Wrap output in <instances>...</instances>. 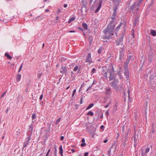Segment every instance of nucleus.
Returning a JSON list of instances; mask_svg holds the SVG:
<instances>
[{"label": "nucleus", "instance_id": "obj_62", "mask_svg": "<svg viewBox=\"0 0 156 156\" xmlns=\"http://www.w3.org/2000/svg\"><path fill=\"white\" fill-rule=\"evenodd\" d=\"M129 62H130V61L128 60L127 59L125 63H127V64H129Z\"/></svg>", "mask_w": 156, "mask_h": 156}, {"label": "nucleus", "instance_id": "obj_41", "mask_svg": "<svg viewBox=\"0 0 156 156\" xmlns=\"http://www.w3.org/2000/svg\"><path fill=\"white\" fill-rule=\"evenodd\" d=\"M123 45V46L121 47V48H120V49L121 50V51H124V45L123 44H121V46H122Z\"/></svg>", "mask_w": 156, "mask_h": 156}, {"label": "nucleus", "instance_id": "obj_8", "mask_svg": "<svg viewBox=\"0 0 156 156\" xmlns=\"http://www.w3.org/2000/svg\"><path fill=\"white\" fill-rule=\"evenodd\" d=\"M124 37L123 34H122L121 35V37L118 40H117L116 41V45L118 46L119 45L121 44V43L123 41V39Z\"/></svg>", "mask_w": 156, "mask_h": 156}, {"label": "nucleus", "instance_id": "obj_1", "mask_svg": "<svg viewBox=\"0 0 156 156\" xmlns=\"http://www.w3.org/2000/svg\"><path fill=\"white\" fill-rule=\"evenodd\" d=\"M102 72V74L104 76L106 79H107L108 78L107 75L108 73H110L109 78L110 80H113L116 78V74H115V71L113 65L112 64L109 65L108 68L106 66H103Z\"/></svg>", "mask_w": 156, "mask_h": 156}, {"label": "nucleus", "instance_id": "obj_64", "mask_svg": "<svg viewBox=\"0 0 156 156\" xmlns=\"http://www.w3.org/2000/svg\"><path fill=\"white\" fill-rule=\"evenodd\" d=\"M88 154V152H86L84 154V156H87Z\"/></svg>", "mask_w": 156, "mask_h": 156}, {"label": "nucleus", "instance_id": "obj_61", "mask_svg": "<svg viewBox=\"0 0 156 156\" xmlns=\"http://www.w3.org/2000/svg\"><path fill=\"white\" fill-rule=\"evenodd\" d=\"M51 124V122L48 123V127L49 128L50 127Z\"/></svg>", "mask_w": 156, "mask_h": 156}, {"label": "nucleus", "instance_id": "obj_53", "mask_svg": "<svg viewBox=\"0 0 156 156\" xmlns=\"http://www.w3.org/2000/svg\"><path fill=\"white\" fill-rule=\"evenodd\" d=\"M43 94H42L41 95H40V98H39V99L40 100H41L42 99V98H43Z\"/></svg>", "mask_w": 156, "mask_h": 156}, {"label": "nucleus", "instance_id": "obj_15", "mask_svg": "<svg viewBox=\"0 0 156 156\" xmlns=\"http://www.w3.org/2000/svg\"><path fill=\"white\" fill-rule=\"evenodd\" d=\"M111 86L116 92H119V89L117 84L111 85Z\"/></svg>", "mask_w": 156, "mask_h": 156}, {"label": "nucleus", "instance_id": "obj_5", "mask_svg": "<svg viewBox=\"0 0 156 156\" xmlns=\"http://www.w3.org/2000/svg\"><path fill=\"white\" fill-rule=\"evenodd\" d=\"M118 6L116 5L114 7L113 12L112 15L111 17L109 18V19H115L116 16L117 15V11L118 9Z\"/></svg>", "mask_w": 156, "mask_h": 156}, {"label": "nucleus", "instance_id": "obj_17", "mask_svg": "<svg viewBox=\"0 0 156 156\" xmlns=\"http://www.w3.org/2000/svg\"><path fill=\"white\" fill-rule=\"evenodd\" d=\"M81 66L80 65H79L78 66H76L73 69V71L74 72H76L78 70V72L79 73V71L80 70V68Z\"/></svg>", "mask_w": 156, "mask_h": 156}, {"label": "nucleus", "instance_id": "obj_45", "mask_svg": "<svg viewBox=\"0 0 156 156\" xmlns=\"http://www.w3.org/2000/svg\"><path fill=\"white\" fill-rule=\"evenodd\" d=\"M131 33L132 34V36L133 38L134 37V29H133L131 30Z\"/></svg>", "mask_w": 156, "mask_h": 156}, {"label": "nucleus", "instance_id": "obj_2", "mask_svg": "<svg viewBox=\"0 0 156 156\" xmlns=\"http://www.w3.org/2000/svg\"><path fill=\"white\" fill-rule=\"evenodd\" d=\"M114 29L110 25L108 26L107 28L104 31V34L103 36L104 39L109 40L113 38L114 35Z\"/></svg>", "mask_w": 156, "mask_h": 156}, {"label": "nucleus", "instance_id": "obj_63", "mask_svg": "<svg viewBox=\"0 0 156 156\" xmlns=\"http://www.w3.org/2000/svg\"><path fill=\"white\" fill-rule=\"evenodd\" d=\"M129 62H130V61L128 60L127 59L125 63H127V64H129Z\"/></svg>", "mask_w": 156, "mask_h": 156}, {"label": "nucleus", "instance_id": "obj_22", "mask_svg": "<svg viewBox=\"0 0 156 156\" xmlns=\"http://www.w3.org/2000/svg\"><path fill=\"white\" fill-rule=\"evenodd\" d=\"M151 34L153 36H156V31L153 30H151Z\"/></svg>", "mask_w": 156, "mask_h": 156}, {"label": "nucleus", "instance_id": "obj_39", "mask_svg": "<svg viewBox=\"0 0 156 156\" xmlns=\"http://www.w3.org/2000/svg\"><path fill=\"white\" fill-rule=\"evenodd\" d=\"M42 74V73H41L40 72H38V73H37V78L38 79H39L40 78Z\"/></svg>", "mask_w": 156, "mask_h": 156}, {"label": "nucleus", "instance_id": "obj_7", "mask_svg": "<svg viewBox=\"0 0 156 156\" xmlns=\"http://www.w3.org/2000/svg\"><path fill=\"white\" fill-rule=\"evenodd\" d=\"M28 136H29L27 137L24 143L23 146V149L24 148L26 147L27 146V145L29 144V141L31 139L30 136L29 135H28Z\"/></svg>", "mask_w": 156, "mask_h": 156}, {"label": "nucleus", "instance_id": "obj_36", "mask_svg": "<svg viewBox=\"0 0 156 156\" xmlns=\"http://www.w3.org/2000/svg\"><path fill=\"white\" fill-rule=\"evenodd\" d=\"M85 97L84 96H83V95H82L80 97V104H82L83 103V99Z\"/></svg>", "mask_w": 156, "mask_h": 156}, {"label": "nucleus", "instance_id": "obj_14", "mask_svg": "<svg viewBox=\"0 0 156 156\" xmlns=\"http://www.w3.org/2000/svg\"><path fill=\"white\" fill-rule=\"evenodd\" d=\"M112 20L110 21V22L108 26H110L112 28L113 27V29H114L115 27V25L114 23L115 22V19H111Z\"/></svg>", "mask_w": 156, "mask_h": 156}, {"label": "nucleus", "instance_id": "obj_24", "mask_svg": "<svg viewBox=\"0 0 156 156\" xmlns=\"http://www.w3.org/2000/svg\"><path fill=\"white\" fill-rule=\"evenodd\" d=\"M136 4V3L135 2L133 5H131L129 8L132 11L134 10Z\"/></svg>", "mask_w": 156, "mask_h": 156}, {"label": "nucleus", "instance_id": "obj_46", "mask_svg": "<svg viewBox=\"0 0 156 156\" xmlns=\"http://www.w3.org/2000/svg\"><path fill=\"white\" fill-rule=\"evenodd\" d=\"M23 63H22L21 64V65L20 67V68L19 69V70H18V73H19L20 71L22 69V66H23Z\"/></svg>", "mask_w": 156, "mask_h": 156}, {"label": "nucleus", "instance_id": "obj_13", "mask_svg": "<svg viewBox=\"0 0 156 156\" xmlns=\"http://www.w3.org/2000/svg\"><path fill=\"white\" fill-rule=\"evenodd\" d=\"M115 146V149L116 147V146L115 145V143H113L112 144V145L111 147L110 148L108 151H107L108 155L109 156H111V149L112 148L114 147Z\"/></svg>", "mask_w": 156, "mask_h": 156}, {"label": "nucleus", "instance_id": "obj_49", "mask_svg": "<svg viewBox=\"0 0 156 156\" xmlns=\"http://www.w3.org/2000/svg\"><path fill=\"white\" fill-rule=\"evenodd\" d=\"M78 29H79V30L81 31H84L83 29L81 27H79L78 28Z\"/></svg>", "mask_w": 156, "mask_h": 156}, {"label": "nucleus", "instance_id": "obj_59", "mask_svg": "<svg viewBox=\"0 0 156 156\" xmlns=\"http://www.w3.org/2000/svg\"><path fill=\"white\" fill-rule=\"evenodd\" d=\"M61 11V9H58L57 13V14L59 13Z\"/></svg>", "mask_w": 156, "mask_h": 156}, {"label": "nucleus", "instance_id": "obj_35", "mask_svg": "<svg viewBox=\"0 0 156 156\" xmlns=\"http://www.w3.org/2000/svg\"><path fill=\"white\" fill-rule=\"evenodd\" d=\"M87 115H90L91 116H92L94 115V113L91 111H89L87 114Z\"/></svg>", "mask_w": 156, "mask_h": 156}, {"label": "nucleus", "instance_id": "obj_26", "mask_svg": "<svg viewBox=\"0 0 156 156\" xmlns=\"http://www.w3.org/2000/svg\"><path fill=\"white\" fill-rule=\"evenodd\" d=\"M122 23H120L119 25L116 27L115 29V31L116 32L118 31L119 30L120 28V27L122 26Z\"/></svg>", "mask_w": 156, "mask_h": 156}, {"label": "nucleus", "instance_id": "obj_56", "mask_svg": "<svg viewBox=\"0 0 156 156\" xmlns=\"http://www.w3.org/2000/svg\"><path fill=\"white\" fill-rule=\"evenodd\" d=\"M43 18V17L42 16H39V18H38L37 19H39L40 20H41Z\"/></svg>", "mask_w": 156, "mask_h": 156}, {"label": "nucleus", "instance_id": "obj_16", "mask_svg": "<svg viewBox=\"0 0 156 156\" xmlns=\"http://www.w3.org/2000/svg\"><path fill=\"white\" fill-rule=\"evenodd\" d=\"M124 74L125 76H126V78L127 80L129 79V70H125Z\"/></svg>", "mask_w": 156, "mask_h": 156}, {"label": "nucleus", "instance_id": "obj_54", "mask_svg": "<svg viewBox=\"0 0 156 156\" xmlns=\"http://www.w3.org/2000/svg\"><path fill=\"white\" fill-rule=\"evenodd\" d=\"M50 151V149H49L47 152V153L46 154V156H48L49 153Z\"/></svg>", "mask_w": 156, "mask_h": 156}, {"label": "nucleus", "instance_id": "obj_48", "mask_svg": "<svg viewBox=\"0 0 156 156\" xmlns=\"http://www.w3.org/2000/svg\"><path fill=\"white\" fill-rule=\"evenodd\" d=\"M58 18H59V16H57L56 17V19L55 20V22L56 23H58Z\"/></svg>", "mask_w": 156, "mask_h": 156}, {"label": "nucleus", "instance_id": "obj_38", "mask_svg": "<svg viewBox=\"0 0 156 156\" xmlns=\"http://www.w3.org/2000/svg\"><path fill=\"white\" fill-rule=\"evenodd\" d=\"M150 149L149 147H147V148L145 149V151H144V152L147 154V153L149 151Z\"/></svg>", "mask_w": 156, "mask_h": 156}, {"label": "nucleus", "instance_id": "obj_34", "mask_svg": "<svg viewBox=\"0 0 156 156\" xmlns=\"http://www.w3.org/2000/svg\"><path fill=\"white\" fill-rule=\"evenodd\" d=\"M112 103V101L111 100H109L108 101V103L107 104V105L104 106V108H107L109 106V105L111 104Z\"/></svg>", "mask_w": 156, "mask_h": 156}, {"label": "nucleus", "instance_id": "obj_33", "mask_svg": "<svg viewBox=\"0 0 156 156\" xmlns=\"http://www.w3.org/2000/svg\"><path fill=\"white\" fill-rule=\"evenodd\" d=\"M75 17H73L72 18H70L68 21V23H70L72 21L74 20H75Z\"/></svg>", "mask_w": 156, "mask_h": 156}, {"label": "nucleus", "instance_id": "obj_3", "mask_svg": "<svg viewBox=\"0 0 156 156\" xmlns=\"http://www.w3.org/2000/svg\"><path fill=\"white\" fill-rule=\"evenodd\" d=\"M150 84L153 87L156 86V76H151L150 77Z\"/></svg>", "mask_w": 156, "mask_h": 156}, {"label": "nucleus", "instance_id": "obj_52", "mask_svg": "<svg viewBox=\"0 0 156 156\" xmlns=\"http://www.w3.org/2000/svg\"><path fill=\"white\" fill-rule=\"evenodd\" d=\"M117 105H116L114 107V108H113L114 110H115V111H116L117 110Z\"/></svg>", "mask_w": 156, "mask_h": 156}, {"label": "nucleus", "instance_id": "obj_58", "mask_svg": "<svg viewBox=\"0 0 156 156\" xmlns=\"http://www.w3.org/2000/svg\"><path fill=\"white\" fill-rule=\"evenodd\" d=\"M83 87V84H82L81 85V87H80V89H79V92H80L81 91V90L82 89V87Z\"/></svg>", "mask_w": 156, "mask_h": 156}, {"label": "nucleus", "instance_id": "obj_51", "mask_svg": "<svg viewBox=\"0 0 156 156\" xmlns=\"http://www.w3.org/2000/svg\"><path fill=\"white\" fill-rule=\"evenodd\" d=\"M86 144L85 143H82L81 144V147H83Z\"/></svg>", "mask_w": 156, "mask_h": 156}, {"label": "nucleus", "instance_id": "obj_20", "mask_svg": "<svg viewBox=\"0 0 156 156\" xmlns=\"http://www.w3.org/2000/svg\"><path fill=\"white\" fill-rule=\"evenodd\" d=\"M21 75L20 74H18L16 75V79L17 82H19L20 80Z\"/></svg>", "mask_w": 156, "mask_h": 156}, {"label": "nucleus", "instance_id": "obj_32", "mask_svg": "<svg viewBox=\"0 0 156 156\" xmlns=\"http://www.w3.org/2000/svg\"><path fill=\"white\" fill-rule=\"evenodd\" d=\"M138 17H136L134 21L133 22V25L134 26H135L136 25L138 21Z\"/></svg>", "mask_w": 156, "mask_h": 156}, {"label": "nucleus", "instance_id": "obj_6", "mask_svg": "<svg viewBox=\"0 0 156 156\" xmlns=\"http://www.w3.org/2000/svg\"><path fill=\"white\" fill-rule=\"evenodd\" d=\"M60 70L62 73L66 74L67 72V68L66 66L62 65Z\"/></svg>", "mask_w": 156, "mask_h": 156}, {"label": "nucleus", "instance_id": "obj_9", "mask_svg": "<svg viewBox=\"0 0 156 156\" xmlns=\"http://www.w3.org/2000/svg\"><path fill=\"white\" fill-rule=\"evenodd\" d=\"M124 52L122 51H120L119 61H122L123 59L124 58Z\"/></svg>", "mask_w": 156, "mask_h": 156}, {"label": "nucleus", "instance_id": "obj_57", "mask_svg": "<svg viewBox=\"0 0 156 156\" xmlns=\"http://www.w3.org/2000/svg\"><path fill=\"white\" fill-rule=\"evenodd\" d=\"M64 139V136H61L60 137V140H62Z\"/></svg>", "mask_w": 156, "mask_h": 156}, {"label": "nucleus", "instance_id": "obj_28", "mask_svg": "<svg viewBox=\"0 0 156 156\" xmlns=\"http://www.w3.org/2000/svg\"><path fill=\"white\" fill-rule=\"evenodd\" d=\"M5 55L8 59H11L12 58V57L7 53H5Z\"/></svg>", "mask_w": 156, "mask_h": 156}, {"label": "nucleus", "instance_id": "obj_12", "mask_svg": "<svg viewBox=\"0 0 156 156\" xmlns=\"http://www.w3.org/2000/svg\"><path fill=\"white\" fill-rule=\"evenodd\" d=\"M105 93L106 95H109L112 93V90L110 88L106 87L105 90Z\"/></svg>", "mask_w": 156, "mask_h": 156}, {"label": "nucleus", "instance_id": "obj_27", "mask_svg": "<svg viewBox=\"0 0 156 156\" xmlns=\"http://www.w3.org/2000/svg\"><path fill=\"white\" fill-rule=\"evenodd\" d=\"M143 0H138L137 2H139V3L136 5V8H137V10H138V7L140 4L143 1Z\"/></svg>", "mask_w": 156, "mask_h": 156}, {"label": "nucleus", "instance_id": "obj_50", "mask_svg": "<svg viewBox=\"0 0 156 156\" xmlns=\"http://www.w3.org/2000/svg\"><path fill=\"white\" fill-rule=\"evenodd\" d=\"M109 110H108L105 112V114L107 116H108V115L109 114Z\"/></svg>", "mask_w": 156, "mask_h": 156}, {"label": "nucleus", "instance_id": "obj_4", "mask_svg": "<svg viewBox=\"0 0 156 156\" xmlns=\"http://www.w3.org/2000/svg\"><path fill=\"white\" fill-rule=\"evenodd\" d=\"M85 62H87L90 64L93 62L91 57V54L90 53H88L87 55Z\"/></svg>", "mask_w": 156, "mask_h": 156}, {"label": "nucleus", "instance_id": "obj_25", "mask_svg": "<svg viewBox=\"0 0 156 156\" xmlns=\"http://www.w3.org/2000/svg\"><path fill=\"white\" fill-rule=\"evenodd\" d=\"M82 27L85 30H87V24L85 23H83L82 24Z\"/></svg>", "mask_w": 156, "mask_h": 156}, {"label": "nucleus", "instance_id": "obj_19", "mask_svg": "<svg viewBox=\"0 0 156 156\" xmlns=\"http://www.w3.org/2000/svg\"><path fill=\"white\" fill-rule=\"evenodd\" d=\"M114 81L111 82V85H117L118 83V80L116 78L113 79Z\"/></svg>", "mask_w": 156, "mask_h": 156}, {"label": "nucleus", "instance_id": "obj_23", "mask_svg": "<svg viewBox=\"0 0 156 156\" xmlns=\"http://www.w3.org/2000/svg\"><path fill=\"white\" fill-rule=\"evenodd\" d=\"M128 66V64L124 63L123 65V68L124 70H129Z\"/></svg>", "mask_w": 156, "mask_h": 156}, {"label": "nucleus", "instance_id": "obj_43", "mask_svg": "<svg viewBox=\"0 0 156 156\" xmlns=\"http://www.w3.org/2000/svg\"><path fill=\"white\" fill-rule=\"evenodd\" d=\"M61 118H58L57 120L55 122V124H58L59 122L60 121V120L61 119Z\"/></svg>", "mask_w": 156, "mask_h": 156}, {"label": "nucleus", "instance_id": "obj_60", "mask_svg": "<svg viewBox=\"0 0 156 156\" xmlns=\"http://www.w3.org/2000/svg\"><path fill=\"white\" fill-rule=\"evenodd\" d=\"M86 5H83L82 6L83 8H85V9H86V11L87 10V8L86 7Z\"/></svg>", "mask_w": 156, "mask_h": 156}, {"label": "nucleus", "instance_id": "obj_31", "mask_svg": "<svg viewBox=\"0 0 156 156\" xmlns=\"http://www.w3.org/2000/svg\"><path fill=\"white\" fill-rule=\"evenodd\" d=\"M29 126V129L30 130V131H31V132H32V131L33 130V124H30V125Z\"/></svg>", "mask_w": 156, "mask_h": 156}, {"label": "nucleus", "instance_id": "obj_44", "mask_svg": "<svg viewBox=\"0 0 156 156\" xmlns=\"http://www.w3.org/2000/svg\"><path fill=\"white\" fill-rule=\"evenodd\" d=\"M132 58V56L131 55H128L127 57V59L128 60L130 61L131 59Z\"/></svg>", "mask_w": 156, "mask_h": 156}, {"label": "nucleus", "instance_id": "obj_10", "mask_svg": "<svg viewBox=\"0 0 156 156\" xmlns=\"http://www.w3.org/2000/svg\"><path fill=\"white\" fill-rule=\"evenodd\" d=\"M154 59L153 55L152 53H149L148 55V61L149 64H151Z\"/></svg>", "mask_w": 156, "mask_h": 156}, {"label": "nucleus", "instance_id": "obj_29", "mask_svg": "<svg viewBox=\"0 0 156 156\" xmlns=\"http://www.w3.org/2000/svg\"><path fill=\"white\" fill-rule=\"evenodd\" d=\"M141 156H147V154L144 152L143 149H141Z\"/></svg>", "mask_w": 156, "mask_h": 156}, {"label": "nucleus", "instance_id": "obj_40", "mask_svg": "<svg viewBox=\"0 0 156 156\" xmlns=\"http://www.w3.org/2000/svg\"><path fill=\"white\" fill-rule=\"evenodd\" d=\"M108 99V97H105L104 98L103 101L104 103L106 102Z\"/></svg>", "mask_w": 156, "mask_h": 156}, {"label": "nucleus", "instance_id": "obj_37", "mask_svg": "<svg viewBox=\"0 0 156 156\" xmlns=\"http://www.w3.org/2000/svg\"><path fill=\"white\" fill-rule=\"evenodd\" d=\"M96 70L95 68H93L92 70H91V73L92 74H94L95 73H96Z\"/></svg>", "mask_w": 156, "mask_h": 156}, {"label": "nucleus", "instance_id": "obj_11", "mask_svg": "<svg viewBox=\"0 0 156 156\" xmlns=\"http://www.w3.org/2000/svg\"><path fill=\"white\" fill-rule=\"evenodd\" d=\"M102 4V0H100L98 3V6L97 9L95 10L94 12L97 13L100 10Z\"/></svg>", "mask_w": 156, "mask_h": 156}, {"label": "nucleus", "instance_id": "obj_18", "mask_svg": "<svg viewBox=\"0 0 156 156\" xmlns=\"http://www.w3.org/2000/svg\"><path fill=\"white\" fill-rule=\"evenodd\" d=\"M63 150L62 149V146L60 145L59 147V153L61 156H63Z\"/></svg>", "mask_w": 156, "mask_h": 156}, {"label": "nucleus", "instance_id": "obj_55", "mask_svg": "<svg viewBox=\"0 0 156 156\" xmlns=\"http://www.w3.org/2000/svg\"><path fill=\"white\" fill-rule=\"evenodd\" d=\"M154 132V129H152V131L150 132V134L152 135V134Z\"/></svg>", "mask_w": 156, "mask_h": 156}, {"label": "nucleus", "instance_id": "obj_42", "mask_svg": "<svg viewBox=\"0 0 156 156\" xmlns=\"http://www.w3.org/2000/svg\"><path fill=\"white\" fill-rule=\"evenodd\" d=\"M36 118V115L34 113L33 114V115L32 116V120L33 119H35Z\"/></svg>", "mask_w": 156, "mask_h": 156}, {"label": "nucleus", "instance_id": "obj_47", "mask_svg": "<svg viewBox=\"0 0 156 156\" xmlns=\"http://www.w3.org/2000/svg\"><path fill=\"white\" fill-rule=\"evenodd\" d=\"M117 74L119 76L120 79H121L122 78V75H121L119 72Z\"/></svg>", "mask_w": 156, "mask_h": 156}, {"label": "nucleus", "instance_id": "obj_21", "mask_svg": "<svg viewBox=\"0 0 156 156\" xmlns=\"http://www.w3.org/2000/svg\"><path fill=\"white\" fill-rule=\"evenodd\" d=\"M104 50V48L102 47H101L98 50V53L99 54L101 53Z\"/></svg>", "mask_w": 156, "mask_h": 156}, {"label": "nucleus", "instance_id": "obj_30", "mask_svg": "<svg viewBox=\"0 0 156 156\" xmlns=\"http://www.w3.org/2000/svg\"><path fill=\"white\" fill-rule=\"evenodd\" d=\"M94 105V104L93 103H91L86 108V110H87V109L90 108L91 107L93 106Z\"/></svg>", "mask_w": 156, "mask_h": 156}]
</instances>
